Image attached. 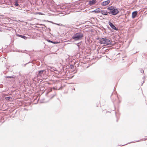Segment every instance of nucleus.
Here are the masks:
<instances>
[{
    "label": "nucleus",
    "instance_id": "f257e3e1",
    "mask_svg": "<svg viewBox=\"0 0 147 147\" xmlns=\"http://www.w3.org/2000/svg\"><path fill=\"white\" fill-rule=\"evenodd\" d=\"M111 49L112 48H114V47H111L112 46H114L117 45V35H114L113 32V30L118 31V28L116 27L111 22Z\"/></svg>",
    "mask_w": 147,
    "mask_h": 147
},
{
    "label": "nucleus",
    "instance_id": "f03ea898",
    "mask_svg": "<svg viewBox=\"0 0 147 147\" xmlns=\"http://www.w3.org/2000/svg\"><path fill=\"white\" fill-rule=\"evenodd\" d=\"M119 9L116 8V6H111V15L115 16L119 13Z\"/></svg>",
    "mask_w": 147,
    "mask_h": 147
},
{
    "label": "nucleus",
    "instance_id": "7ed1b4c3",
    "mask_svg": "<svg viewBox=\"0 0 147 147\" xmlns=\"http://www.w3.org/2000/svg\"><path fill=\"white\" fill-rule=\"evenodd\" d=\"M83 35L80 33H78L75 34L72 37V39L77 41L81 39L83 37Z\"/></svg>",
    "mask_w": 147,
    "mask_h": 147
},
{
    "label": "nucleus",
    "instance_id": "20e7f679",
    "mask_svg": "<svg viewBox=\"0 0 147 147\" xmlns=\"http://www.w3.org/2000/svg\"><path fill=\"white\" fill-rule=\"evenodd\" d=\"M99 41L100 43L105 44V45H108L110 42L109 40L106 38H102Z\"/></svg>",
    "mask_w": 147,
    "mask_h": 147
},
{
    "label": "nucleus",
    "instance_id": "39448f33",
    "mask_svg": "<svg viewBox=\"0 0 147 147\" xmlns=\"http://www.w3.org/2000/svg\"><path fill=\"white\" fill-rule=\"evenodd\" d=\"M138 11H135L132 12L131 13V18L133 19H134L136 17H138Z\"/></svg>",
    "mask_w": 147,
    "mask_h": 147
},
{
    "label": "nucleus",
    "instance_id": "423d86ee",
    "mask_svg": "<svg viewBox=\"0 0 147 147\" xmlns=\"http://www.w3.org/2000/svg\"><path fill=\"white\" fill-rule=\"evenodd\" d=\"M115 117L116 118V122H117L118 121V120L119 118L120 115V114L119 112V111L117 112H116V111H114Z\"/></svg>",
    "mask_w": 147,
    "mask_h": 147
},
{
    "label": "nucleus",
    "instance_id": "0eeeda50",
    "mask_svg": "<svg viewBox=\"0 0 147 147\" xmlns=\"http://www.w3.org/2000/svg\"><path fill=\"white\" fill-rule=\"evenodd\" d=\"M96 2V0H92L89 1V4L90 6H91L95 4Z\"/></svg>",
    "mask_w": 147,
    "mask_h": 147
},
{
    "label": "nucleus",
    "instance_id": "6e6552de",
    "mask_svg": "<svg viewBox=\"0 0 147 147\" xmlns=\"http://www.w3.org/2000/svg\"><path fill=\"white\" fill-rule=\"evenodd\" d=\"M110 1L109 0H108L106 1H105L103 2L102 3L101 5L103 6H105L107 5H108Z\"/></svg>",
    "mask_w": 147,
    "mask_h": 147
},
{
    "label": "nucleus",
    "instance_id": "1a4fd4ad",
    "mask_svg": "<svg viewBox=\"0 0 147 147\" xmlns=\"http://www.w3.org/2000/svg\"><path fill=\"white\" fill-rule=\"evenodd\" d=\"M147 140L146 138H143V139H141V140H138L134 141L131 142H130L128 143V144H130V143H135L136 142H138L140 141L141 140V141H145V140Z\"/></svg>",
    "mask_w": 147,
    "mask_h": 147
},
{
    "label": "nucleus",
    "instance_id": "9d476101",
    "mask_svg": "<svg viewBox=\"0 0 147 147\" xmlns=\"http://www.w3.org/2000/svg\"><path fill=\"white\" fill-rule=\"evenodd\" d=\"M101 10L100 8H97L94 11H92V12H95V13H99L100 12Z\"/></svg>",
    "mask_w": 147,
    "mask_h": 147
},
{
    "label": "nucleus",
    "instance_id": "9b49d317",
    "mask_svg": "<svg viewBox=\"0 0 147 147\" xmlns=\"http://www.w3.org/2000/svg\"><path fill=\"white\" fill-rule=\"evenodd\" d=\"M101 13L103 15H107V11H105L104 10H102L100 11Z\"/></svg>",
    "mask_w": 147,
    "mask_h": 147
},
{
    "label": "nucleus",
    "instance_id": "f8f14e48",
    "mask_svg": "<svg viewBox=\"0 0 147 147\" xmlns=\"http://www.w3.org/2000/svg\"><path fill=\"white\" fill-rule=\"evenodd\" d=\"M17 36H19V37H21V38H23L25 39H26L27 38V37L26 36H23L22 35H18Z\"/></svg>",
    "mask_w": 147,
    "mask_h": 147
},
{
    "label": "nucleus",
    "instance_id": "ddd939ff",
    "mask_svg": "<svg viewBox=\"0 0 147 147\" xmlns=\"http://www.w3.org/2000/svg\"><path fill=\"white\" fill-rule=\"evenodd\" d=\"M44 71L43 70H41L39 71V73L38 74V76H42V74L43 71Z\"/></svg>",
    "mask_w": 147,
    "mask_h": 147
},
{
    "label": "nucleus",
    "instance_id": "4468645a",
    "mask_svg": "<svg viewBox=\"0 0 147 147\" xmlns=\"http://www.w3.org/2000/svg\"><path fill=\"white\" fill-rule=\"evenodd\" d=\"M142 56L144 58H146L147 57V54L144 53H143L142 54Z\"/></svg>",
    "mask_w": 147,
    "mask_h": 147
},
{
    "label": "nucleus",
    "instance_id": "2eb2a0df",
    "mask_svg": "<svg viewBox=\"0 0 147 147\" xmlns=\"http://www.w3.org/2000/svg\"><path fill=\"white\" fill-rule=\"evenodd\" d=\"M5 99L7 100H9L12 99V97H7L5 98Z\"/></svg>",
    "mask_w": 147,
    "mask_h": 147
},
{
    "label": "nucleus",
    "instance_id": "dca6fc26",
    "mask_svg": "<svg viewBox=\"0 0 147 147\" xmlns=\"http://www.w3.org/2000/svg\"><path fill=\"white\" fill-rule=\"evenodd\" d=\"M113 103V105H114V109H113L112 110V111H114L115 110V103H114V100H112ZM111 111H112V110H111Z\"/></svg>",
    "mask_w": 147,
    "mask_h": 147
},
{
    "label": "nucleus",
    "instance_id": "f3484780",
    "mask_svg": "<svg viewBox=\"0 0 147 147\" xmlns=\"http://www.w3.org/2000/svg\"><path fill=\"white\" fill-rule=\"evenodd\" d=\"M140 71L141 73H144V71L143 69H141L140 70Z\"/></svg>",
    "mask_w": 147,
    "mask_h": 147
},
{
    "label": "nucleus",
    "instance_id": "a211bd4d",
    "mask_svg": "<svg viewBox=\"0 0 147 147\" xmlns=\"http://www.w3.org/2000/svg\"><path fill=\"white\" fill-rule=\"evenodd\" d=\"M7 78H14V77L12 76H7Z\"/></svg>",
    "mask_w": 147,
    "mask_h": 147
},
{
    "label": "nucleus",
    "instance_id": "6ab92c4d",
    "mask_svg": "<svg viewBox=\"0 0 147 147\" xmlns=\"http://www.w3.org/2000/svg\"><path fill=\"white\" fill-rule=\"evenodd\" d=\"M116 93V92H113L112 93V94H111V96H112V95L113 94H115Z\"/></svg>",
    "mask_w": 147,
    "mask_h": 147
},
{
    "label": "nucleus",
    "instance_id": "aec40b11",
    "mask_svg": "<svg viewBox=\"0 0 147 147\" xmlns=\"http://www.w3.org/2000/svg\"><path fill=\"white\" fill-rule=\"evenodd\" d=\"M48 41L49 42H51L52 43H53V42L52 41H50V40H48Z\"/></svg>",
    "mask_w": 147,
    "mask_h": 147
},
{
    "label": "nucleus",
    "instance_id": "412c9836",
    "mask_svg": "<svg viewBox=\"0 0 147 147\" xmlns=\"http://www.w3.org/2000/svg\"><path fill=\"white\" fill-rule=\"evenodd\" d=\"M16 5L17 6H18V3H16Z\"/></svg>",
    "mask_w": 147,
    "mask_h": 147
},
{
    "label": "nucleus",
    "instance_id": "4be33fe9",
    "mask_svg": "<svg viewBox=\"0 0 147 147\" xmlns=\"http://www.w3.org/2000/svg\"><path fill=\"white\" fill-rule=\"evenodd\" d=\"M111 0H111V5H112V3H113V1H111Z\"/></svg>",
    "mask_w": 147,
    "mask_h": 147
},
{
    "label": "nucleus",
    "instance_id": "5701e85b",
    "mask_svg": "<svg viewBox=\"0 0 147 147\" xmlns=\"http://www.w3.org/2000/svg\"><path fill=\"white\" fill-rule=\"evenodd\" d=\"M126 144H124V145H120V146H124L125 145H126Z\"/></svg>",
    "mask_w": 147,
    "mask_h": 147
},
{
    "label": "nucleus",
    "instance_id": "b1692460",
    "mask_svg": "<svg viewBox=\"0 0 147 147\" xmlns=\"http://www.w3.org/2000/svg\"><path fill=\"white\" fill-rule=\"evenodd\" d=\"M121 102V101L120 100H119V103H120Z\"/></svg>",
    "mask_w": 147,
    "mask_h": 147
},
{
    "label": "nucleus",
    "instance_id": "393cba45",
    "mask_svg": "<svg viewBox=\"0 0 147 147\" xmlns=\"http://www.w3.org/2000/svg\"><path fill=\"white\" fill-rule=\"evenodd\" d=\"M38 13L39 14H41L40 12Z\"/></svg>",
    "mask_w": 147,
    "mask_h": 147
},
{
    "label": "nucleus",
    "instance_id": "a878e982",
    "mask_svg": "<svg viewBox=\"0 0 147 147\" xmlns=\"http://www.w3.org/2000/svg\"><path fill=\"white\" fill-rule=\"evenodd\" d=\"M144 82V81L142 83V84L141 85L142 86V84H143V83Z\"/></svg>",
    "mask_w": 147,
    "mask_h": 147
},
{
    "label": "nucleus",
    "instance_id": "bb28decb",
    "mask_svg": "<svg viewBox=\"0 0 147 147\" xmlns=\"http://www.w3.org/2000/svg\"><path fill=\"white\" fill-rule=\"evenodd\" d=\"M8 95V94H6L5 95H4V96H5V95H6V96H7V95Z\"/></svg>",
    "mask_w": 147,
    "mask_h": 147
},
{
    "label": "nucleus",
    "instance_id": "cd10ccee",
    "mask_svg": "<svg viewBox=\"0 0 147 147\" xmlns=\"http://www.w3.org/2000/svg\"><path fill=\"white\" fill-rule=\"evenodd\" d=\"M108 9H110V7H109L108 8Z\"/></svg>",
    "mask_w": 147,
    "mask_h": 147
},
{
    "label": "nucleus",
    "instance_id": "c85d7f7f",
    "mask_svg": "<svg viewBox=\"0 0 147 147\" xmlns=\"http://www.w3.org/2000/svg\"><path fill=\"white\" fill-rule=\"evenodd\" d=\"M109 24L110 25V22H109Z\"/></svg>",
    "mask_w": 147,
    "mask_h": 147
},
{
    "label": "nucleus",
    "instance_id": "c756f323",
    "mask_svg": "<svg viewBox=\"0 0 147 147\" xmlns=\"http://www.w3.org/2000/svg\"><path fill=\"white\" fill-rule=\"evenodd\" d=\"M144 78H145V76H144V77H143V79H144Z\"/></svg>",
    "mask_w": 147,
    "mask_h": 147
},
{
    "label": "nucleus",
    "instance_id": "7c9ffc66",
    "mask_svg": "<svg viewBox=\"0 0 147 147\" xmlns=\"http://www.w3.org/2000/svg\"><path fill=\"white\" fill-rule=\"evenodd\" d=\"M113 90H114L115 88H113Z\"/></svg>",
    "mask_w": 147,
    "mask_h": 147
},
{
    "label": "nucleus",
    "instance_id": "2f4dec72",
    "mask_svg": "<svg viewBox=\"0 0 147 147\" xmlns=\"http://www.w3.org/2000/svg\"><path fill=\"white\" fill-rule=\"evenodd\" d=\"M119 18L122 19V18Z\"/></svg>",
    "mask_w": 147,
    "mask_h": 147
},
{
    "label": "nucleus",
    "instance_id": "473e14b6",
    "mask_svg": "<svg viewBox=\"0 0 147 147\" xmlns=\"http://www.w3.org/2000/svg\"><path fill=\"white\" fill-rule=\"evenodd\" d=\"M146 136H145V137H145V138H146Z\"/></svg>",
    "mask_w": 147,
    "mask_h": 147
}]
</instances>
